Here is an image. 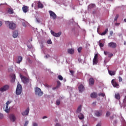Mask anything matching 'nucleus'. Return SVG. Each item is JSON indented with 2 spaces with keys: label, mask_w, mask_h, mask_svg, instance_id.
<instances>
[{
  "label": "nucleus",
  "mask_w": 126,
  "mask_h": 126,
  "mask_svg": "<svg viewBox=\"0 0 126 126\" xmlns=\"http://www.w3.org/2000/svg\"><path fill=\"white\" fill-rule=\"evenodd\" d=\"M9 119H10L11 122H14L15 120H16V118H15V116L13 114H10L9 116Z\"/></svg>",
  "instance_id": "nucleus-10"
},
{
  "label": "nucleus",
  "mask_w": 126,
  "mask_h": 126,
  "mask_svg": "<svg viewBox=\"0 0 126 126\" xmlns=\"http://www.w3.org/2000/svg\"><path fill=\"white\" fill-rule=\"evenodd\" d=\"M1 25H2V22L0 21V27L1 26Z\"/></svg>",
  "instance_id": "nucleus-53"
},
{
  "label": "nucleus",
  "mask_w": 126,
  "mask_h": 126,
  "mask_svg": "<svg viewBox=\"0 0 126 126\" xmlns=\"http://www.w3.org/2000/svg\"><path fill=\"white\" fill-rule=\"evenodd\" d=\"M83 126H87V125H83Z\"/></svg>",
  "instance_id": "nucleus-61"
},
{
  "label": "nucleus",
  "mask_w": 126,
  "mask_h": 126,
  "mask_svg": "<svg viewBox=\"0 0 126 126\" xmlns=\"http://www.w3.org/2000/svg\"><path fill=\"white\" fill-rule=\"evenodd\" d=\"M18 36V31H15L13 33V38H17Z\"/></svg>",
  "instance_id": "nucleus-18"
},
{
  "label": "nucleus",
  "mask_w": 126,
  "mask_h": 126,
  "mask_svg": "<svg viewBox=\"0 0 126 126\" xmlns=\"http://www.w3.org/2000/svg\"><path fill=\"white\" fill-rule=\"evenodd\" d=\"M47 44H52V40H48L47 41Z\"/></svg>",
  "instance_id": "nucleus-46"
},
{
  "label": "nucleus",
  "mask_w": 126,
  "mask_h": 126,
  "mask_svg": "<svg viewBox=\"0 0 126 126\" xmlns=\"http://www.w3.org/2000/svg\"><path fill=\"white\" fill-rule=\"evenodd\" d=\"M22 60H23V58L22 56H18V61L17 62V63H20L21 62H22Z\"/></svg>",
  "instance_id": "nucleus-22"
},
{
  "label": "nucleus",
  "mask_w": 126,
  "mask_h": 126,
  "mask_svg": "<svg viewBox=\"0 0 126 126\" xmlns=\"http://www.w3.org/2000/svg\"><path fill=\"white\" fill-rule=\"evenodd\" d=\"M21 78L22 79V81H23L24 83H27L29 81V80L25 76L22 77L21 76Z\"/></svg>",
  "instance_id": "nucleus-11"
},
{
  "label": "nucleus",
  "mask_w": 126,
  "mask_h": 126,
  "mask_svg": "<svg viewBox=\"0 0 126 126\" xmlns=\"http://www.w3.org/2000/svg\"><path fill=\"white\" fill-rule=\"evenodd\" d=\"M120 74H121V75L123 74V73H121Z\"/></svg>",
  "instance_id": "nucleus-62"
},
{
  "label": "nucleus",
  "mask_w": 126,
  "mask_h": 126,
  "mask_svg": "<svg viewBox=\"0 0 126 126\" xmlns=\"http://www.w3.org/2000/svg\"><path fill=\"white\" fill-rule=\"evenodd\" d=\"M5 23L8 24L9 29L11 30H14L16 28V24L12 22L7 21Z\"/></svg>",
  "instance_id": "nucleus-1"
},
{
  "label": "nucleus",
  "mask_w": 126,
  "mask_h": 126,
  "mask_svg": "<svg viewBox=\"0 0 126 126\" xmlns=\"http://www.w3.org/2000/svg\"><path fill=\"white\" fill-rule=\"evenodd\" d=\"M94 59L97 60L98 59V54H96L94 55Z\"/></svg>",
  "instance_id": "nucleus-41"
},
{
  "label": "nucleus",
  "mask_w": 126,
  "mask_h": 126,
  "mask_svg": "<svg viewBox=\"0 0 126 126\" xmlns=\"http://www.w3.org/2000/svg\"><path fill=\"white\" fill-rule=\"evenodd\" d=\"M108 47L112 49H116L117 48V44L115 42H110L108 43Z\"/></svg>",
  "instance_id": "nucleus-6"
},
{
  "label": "nucleus",
  "mask_w": 126,
  "mask_h": 126,
  "mask_svg": "<svg viewBox=\"0 0 126 126\" xmlns=\"http://www.w3.org/2000/svg\"><path fill=\"white\" fill-rule=\"evenodd\" d=\"M99 46L100 47V48H103V47H104V44L100 43Z\"/></svg>",
  "instance_id": "nucleus-42"
},
{
  "label": "nucleus",
  "mask_w": 126,
  "mask_h": 126,
  "mask_svg": "<svg viewBox=\"0 0 126 126\" xmlns=\"http://www.w3.org/2000/svg\"><path fill=\"white\" fill-rule=\"evenodd\" d=\"M10 76H11V77H12V79L11 80V82H12L13 83L14 82V81H15V77H16L15 74H11L10 75Z\"/></svg>",
  "instance_id": "nucleus-19"
},
{
  "label": "nucleus",
  "mask_w": 126,
  "mask_h": 126,
  "mask_svg": "<svg viewBox=\"0 0 126 126\" xmlns=\"http://www.w3.org/2000/svg\"><path fill=\"white\" fill-rule=\"evenodd\" d=\"M32 6H33V4H32Z\"/></svg>",
  "instance_id": "nucleus-63"
},
{
  "label": "nucleus",
  "mask_w": 126,
  "mask_h": 126,
  "mask_svg": "<svg viewBox=\"0 0 126 126\" xmlns=\"http://www.w3.org/2000/svg\"><path fill=\"white\" fill-rule=\"evenodd\" d=\"M9 89V86L8 85H5L0 88V91L1 92H4V91H6V90H8Z\"/></svg>",
  "instance_id": "nucleus-4"
},
{
  "label": "nucleus",
  "mask_w": 126,
  "mask_h": 126,
  "mask_svg": "<svg viewBox=\"0 0 126 126\" xmlns=\"http://www.w3.org/2000/svg\"><path fill=\"white\" fill-rule=\"evenodd\" d=\"M113 33V31H111L110 32V35H112Z\"/></svg>",
  "instance_id": "nucleus-57"
},
{
  "label": "nucleus",
  "mask_w": 126,
  "mask_h": 126,
  "mask_svg": "<svg viewBox=\"0 0 126 126\" xmlns=\"http://www.w3.org/2000/svg\"><path fill=\"white\" fill-rule=\"evenodd\" d=\"M110 119H111V120H113L114 119V116H111Z\"/></svg>",
  "instance_id": "nucleus-55"
},
{
  "label": "nucleus",
  "mask_w": 126,
  "mask_h": 126,
  "mask_svg": "<svg viewBox=\"0 0 126 126\" xmlns=\"http://www.w3.org/2000/svg\"><path fill=\"white\" fill-rule=\"evenodd\" d=\"M113 56H114V55L112 53H109V54H108V58H111L112 57H113Z\"/></svg>",
  "instance_id": "nucleus-45"
},
{
  "label": "nucleus",
  "mask_w": 126,
  "mask_h": 126,
  "mask_svg": "<svg viewBox=\"0 0 126 126\" xmlns=\"http://www.w3.org/2000/svg\"><path fill=\"white\" fill-rule=\"evenodd\" d=\"M104 54L105 56H107V55H108L110 54V52L107 51H104Z\"/></svg>",
  "instance_id": "nucleus-40"
},
{
  "label": "nucleus",
  "mask_w": 126,
  "mask_h": 126,
  "mask_svg": "<svg viewBox=\"0 0 126 126\" xmlns=\"http://www.w3.org/2000/svg\"><path fill=\"white\" fill-rule=\"evenodd\" d=\"M96 102H94L93 103V105H96Z\"/></svg>",
  "instance_id": "nucleus-58"
},
{
  "label": "nucleus",
  "mask_w": 126,
  "mask_h": 126,
  "mask_svg": "<svg viewBox=\"0 0 126 126\" xmlns=\"http://www.w3.org/2000/svg\"><path fill=\"white\" fill-rule=\"evenodd\" d=\"M22 92V86L20 84H18L17 86V88L16 90V95H20Z\"/></svg>",
  "instance_id": "nucleus-2"
},
{
  "label": "nucleus",
  "mask_w": 126,
  "mask_h": 126,
  "mask_svg": "<svg viewBox=\"0 0 126 126\" xmlns=\"http://www.w3.org/2000/svg\"><path fill=\"white\" fill-rule=\"evenodd\" d=\"M81 50H82V47H80L78 48V53H80L81 52Z\"/></svg>",
  "instance_id": "nucleus-38"
},
{
  "label": "nucleus",
  "mask_w": 126,
  "mask_h": 126,
  "mask_svg": "<svg viewBox=\"0 0 126 126\" xmlns=\"http://www.w3.org/2000/svg\"><path fill=\"white\" fill-rule=\"evenodd\" d=\"M47 116H44L42 119H47Z\"/></svg>",
  "instance_id": "nucleus-56"
},
{
  "label": "nucleus",
  "mask_w": 126,
  "mask_h": 126,
  "mask_svg": "<svg viewBox=\"0 0 126 126\" xmlns=\"http://www.w3.org/2000/svg\"><path fill=\"white\" fill-rule=\"evenodd\" d=\"M8 13L9 14H13L14 13V11H13V9L11 8H8Z\"/></svg>",
  "instance_id": "nucleus-21"
},
{
  "label": "nucleus",
  "mask_w": 126,
  "mask_h": 126,
  "mask_svg": "<svg viewBox=\"0 0 126 126\" xmlns=\"http://www.w3.org/2000/svg\"><path fill=\"white\" fill-rule=\"evenodd\" d=\"M51 33L52 35H53L54 37H60L62 35V32H59L56 33L54 31H51Z\"/></svg>",
  "instance_id": "nucleus-7"
},
{
  "label": "nucleus",
  "mask_w": 126,
  "mask_h": 126,
  "mask_svg": "<svg viewBox=\"0 0 126 126\" xmlns=\"http://www.w3.org/2000/svg\"><path fill=\"white\" fill-rule=\"evenodd\" d=\"M98 96H101L102 97H105V96H106V95L105 94L100 93L98 94Z\"/></svg>",
  "instance_id": "nucleus-31"
},
{
  "label": "nucleus",
  "mask_w": 126,
  "mask_h": 126,
  "mask_svg": "<svg viewBox=\"0 0 126 126\" xmlns=\"http://www.w3.org/2000/svg\"><path fill=\"white\" fill-rule=\"evenodd\" d=\"M115 25H116V26H119L120 25V23H116Z\"/></svg>",
  "instance_id": "nucleus-51"
},
{
  "label": "nucleus",
  "mask_w": 126,
  "mask_h": 126,
  "mask_svg": "<svg viewBox=\"0 0 126 126\" xmlns=\"http://www.w3.org/2000/svg\"><path fill=\"white\" fill-rule=\"evenodd\" d=\"M93 64H97L98 63V59H93Z\"/></svg>",
  "instance_id": "nucleus-30"
},
{
  "label": "nucleus",
  "mask_w": 126,
  "mask_h": 126,
  "mask_svg": "<svg viewBox=\"0 0 126 126\" xmlns=\"http://www.w3.org/2000/svg\"><path fill=\"white\" fill-rule=\"evenodd\" d=\"M3 119V114L0 113V120Z\"/></svg>",
  "instance_id": "nucleus-39"
},
{
  "label": "nucleus",
  "mask_w": 126,
  "mask_h": 126,
  "mask_svg": "<svg viewBox=\"0 0 126 126\" xmlns=\"http://www.w3.org/2000/svg\"><path fill=\"white\" fill-rule=\"evenodd\" d=\"M23 26H24V27H26V24L25 23H23Z\"/></svg>",
  "instance_id": "nucleus-48"
},
{
  "label": "nucleus",
  "mask_w": 126,
  "mask_h": 126,
  "mask_svg": "<svg viewBox=\"0 0 126 126\" xmlns=\"http://www.w3.org/2000/svg\"><path fill=\"white\" fill-rule=\"evenodd\" d=\"M35 95H37V96L41 97V96H42L44 94V93L42 92L41 89L39 88H36L35 91Z\"/></svg>",
  "instance_id": "nucleus-3"
},
{
  "label": "nucleus",
  "mask_w": 126,
  "mask_h": 126,
  "mask_svg": "<svg viewBox=\"0 0 126 126\" xmlns=\"http://www.w3.org/2000/svg\"><path fill=\"white\" fill-rule=\"evenodd\" d=\"M61 82H60V81H57V86L55 88V89H57V88H59V87H60V86H61Z\"/></svg>",
  "instance_id": "nucleus-28"
},
{
  "label": "nucleus",
  "mask_w": 126,
  "mask_h": 126,
  "mask_svg": "<svg viewBox=\"0 0 126 126\" xmlns=\"http://www.w3.org/2000/svg\"><path fill=\"white\" fill-rule=\"evenodd\" d=\"M67 53L68 54H69L70 55H73L74 54V49L72 48H70L67 50Z\"/></svg>",
  "instance_id": "nucleus-16"
},
{
  "label": "nucleus",
  "mask_w": 126,
  "mask_h": 126,
  "mask_svg": "<svg viewBox=\"0 0 126 126\" xmlns=\"http://www.w3.org/2000/svg\"><path fill=\"white\" fill-rule=\"evenodd\" d=\"M82 108V106L81 105H80L78 107L76 112L77 113H80L81 112Z\"/></svg>",
  "instance_id": "nucleus-26"
},
{
  "label": "nucleus",
  "mask_w": 126,
  "mask_h": 126,
  "mask_svg": "<svg viewBox=\"0 0 126 126\" xmlns=\"http://www.w3.org/2000/svg\"><path fill=\"white\" fill-rule=\"evenodd\" d=\"M95 83V80L93 78H91L89 80V84L91 86H92V85H94V83Z\"/></svg>",
  "instance_id": "nucleus-12"
},
{
  "label": "nucleus",
  "mask_w": 126,
  "mask_h": 126,
  "mask_svg": "<svg viewBox=\"0 0 126 126\" xmlns=\"http://www.w3.org/2000/svg\"><path fill=\"white\" fill-rule=\"evenodd\" d=\"M119 82H122V81H123V78L121 77H119Z\"/></svg>",
  "instance_id": "nucleus-44"
},
{
  "label": "nucleus",
  "mask_w": 126,
  "mask_h": 126,
  "mask_svg": "<svg viewBox=\"0 0 126 126\" xmlns=\"http://www.w3.org/2000/svg\"><path fill=\"white\" fill-rule=\"evenodd\" d=\"M111 116V113L109 111H107L106 114V117H110Z\"/></svg>",
  "instance_id": "nucleus-35"
},
{
  "label": "nucleus",
  "mask_w": 126,
  "mask_h": 126,
  "mask_svg": "<svg viewBox=\"0 0 126 126\" xmlns=\"http://www.w3.org/2000/svg\"><path fill=\"white\" fill-rule=\"evenodd\" d=\"M91 98H97V94L95 93H93L91 94Z\"/></svg>",
  "instance_id": "nucleus-25"
},
{
  "label": "nucleus",
  "mask_w": 126,
  "mask_h": 126,
  "mask_svg": "<svg viewBox=\"0 0 126 126\" xmlns=\"http://www.w3.org/2000/svg\"><path fill=\"white\" fill-rule=\"evenodd\" d=\"M23 11L25 13H26L28 11H29V7L27 6L24 5L23 7H22Z\"/></svg>",
  "instance_id": "nucleus-14"
},
{
  "label": "nucleus",
  "mask_w": 126,
  "mask_h": 126,
  "mask_svg": "<svg viewBox=\"0 0 126 126\" xmlns=\"http://www.w3.org/2000/svg\"><path fill=\"white\" fill-rule=\"evenodd\" d=\"M107 32H108V29H106L104 32L101 33V36H104V35H106V34H107Z\"/></svg>",
  "instance_id": "nucleus-29"
},
{
  "label": "nucleus",
  "mask_w": 126,
  "mask_h": 126,
  "mask_svg": "<svg viewBox=\"0 0 126 126\" xmlns=\"http://www.w3.org/2000/svg\"><path fill=\"white\" fill-rule=\"evenodd\" d=\"M69 72L71 73V75H72V76H73V75H74V71L70 70Z\"/></svg>",
  "instance_id": "nucleus-37"
},
{
  "label": "nucleus",
  "mask_w": 126,
  "mask_h": 126,
  "mask_svg": "<svg viewBox=\"0 0 126 126\" xmlns=\"http://www.w3.org/2000/svg\"><path fill=\"white\" fill-rule=\"evenodd\" d=\"M45 58H46V59H48V58H50V55H46V56H45Z\"/></svg>",
  "instance_id": "nucleus-49"
},
{
  "label": "nucleus",
  "mask_w": 126,
  "mask_h": 126,
  "mask_svg": "<svg viewBox=\"0 0 126 126\" xmlns=\"http://www.w3.org/2000/svg\"><path fill=\"white\" fill-rule=\"evenodd\" d=\"M119 18V14H117L114 18V21H117Z\"/></svg>",
  "instance_id": "nucleus-36"
},
{
  "label": "nucleus",
  "mask_w": 126,
  "mask_h": 126,
  "mask_svg": "<svg viewBox=\"0 0 126 126\" xmlns=\"http://www.w3.org/2000/svg\"><path fill=\"white\" fill-rule=\"evenodd\" d=\"M61 104V100L60 99H58L56 101V104L57 105V106H59V105H60Z\"/></svg>",
  "instance_id": "nucleus-34"
},
{
  "label": "nucleus",
  "mask_w": 126,
  "mask_h": 126,
  "mask_svg": "<svg viewBox=\"0 0 126 126\" xmlns=\"http://www.w3.org/2000/svg\"><path fill=\"white\" fill-rule=\"evenodd\" d=\"M28 124H29V121H26L24 126H28Z\"/></svg>",
  "instance_id": "nucleus-43"
},
{
  "label": "nucleus",
  "mask_w": 126,
  "mask_h": 126,
  "mask_svg": "<svg viewBox=\"0 0 126 126\" xmlns=\"http://www.w3.org/2000/svg\"><path fill=\"white\" fill-rule=\"evenodd\" d=\"M33 126H38V124H37L36 123H34L33 124Z\"/></svg>",
  "instance_id": "nucleus-47"
},
{
  "label": "nucleus",
  "mask_w": 126,
  "mask_h": 126,
  "mask_svg": "<svg viewBox=\"0 0 126 126\" xmlns=\"http://www.w3.org/2000/svg\"><path fill=\"white\" fill-rule=\"evenodd\" d=\"M10 103H11V101H7L6 103V107L5 109V112H6V113H9V111H10V109L8 108V105H9Z\"/></svg>",
  "instance_id": "nucleus-8"
},
{
  "label": "nucleus",
  "mask_w": 126,
  "mask_h": 126,
  "mask_svg": "<svg viewBox=\"0 0 126 126\" xmlns=\"http://www.w3.org/2000/svg\"><path fill=\"white\" fill-rule=\"evenodd\" d=\"M91 5H92V6H94V4H92Z\"/></svg>",
  "instance_id": "nucleus-60"
},
{
  "label": "nucleus",
  "mask_w": 126,
  "mask_h": 126,
  "mask_svg": "<svg viewBox=\"0 0 126 126\" xmlns=\"http://www.w3.org/2000/svg\"><path fill=\"white\" fill-rule=\"evenodd\" d=\"M49 14L50 16L53 19H56L57 18V15H56V13L52 11H49Z\"/></svg>",
  "instance_id": "nucleus-9"
},
{
  "label": "nucleus",
  "mask_w": 126,
  "mask_h": 126,
  "mask_svg": "<svg viewBox=\"0 0 126 126\" xmlns=\"http://www.w3.org/2000/svg\"><path fill=\"white\" fill-rule=\"evenodd\" d=\"M30 110L29 107H28L25 111L22 112V116H28V114H29Z\"/></svg>",
  "instance_id": "nucleus-13"
},
{
  "label": "nucleus",
  "mask_w": 126,
  "mask_h": 126,
  "mask_svg": "<svg viewBox=\"0 0 126 126\" xmlns=\"http://www.w3.org/2000/svg\"><path fill=\"white\" fill-rule=\"evenodd\" d=\"M37 6L38 8H43V7H44V5L39 1L37 3Z\"/></svg>",
  "instance_id": "nucleus-20"
},
{
  "label": "nucleus",
  "mask_w": 126,
  "mask_h": 126,
  "mask_svg": "<svg viewBox=\"0 0 126 126\" xmlns=\"http://www.w3.org/2000/svg\"><path fill=\"white\" fill-rule=\"evenodd\" d=\"M28 47L29 48V49H32V46H29V45H28Z\"/></svg>",
  "instance_id": "nucleus-54"
},
{
  "label": "nucleus",
  "mask_w": 126,
  "mask_h": 126,
  "mask_svg": "<svg viewBox=\"0 0 126 126\" xmlns=\"http://www.w3.org/2000/svg\"><path fill=\"white\" fill-rule=\"evenodd\" d=\"M108 73L111 76L116 74V72L115 71H110V70H108Z\"/></svg>",
  "instance_id": "nucleus-23"
},
{
  "label": "nucleus",
  "mask_w": 126,
  "mask_h": 126,
  "mask_svg": "<svg viewBox=\"0 0 126 126\" xmlns=\"http://www.w3.org/2000/svg\"><path fill=\"white\" fill-rule=\"evenodd\" d=\"M56 126H61V125H60L59 123H57L56 124Z\"/></svg>",
  "instance_id": "nucleus-52"
},
{
  "label": "nucleus",
  "mask_w": 126,
  "mask_h": 126,
  "mask_svg": "<svg viewBox=\"0 0 126 126\" xmlns=\"http://www.w3.org/2000/svg\"><path fill=\"white\" fill-rule=\"evenodd\" d=\"M78 117L80 120H83V119H84V115L82 113H80Z\"/></svg>",
  "instance_id": "nucleus-27"
},
{
  "label": "nucleus",
  "mask_w": 126,
  "mask_h": 126,
  "mask_svg": "<svg viewBox=\"0 0 126 126\" xmlns=\"http://www.w3.org/2000/svg\"><path fill=\"white\" fill-rule=\"evenodd\" d=\"M79 91L80 92H82V91H84V86L83 85L81 84L78 87Z\"/></svg>",
  "instance_id": "nucleus-17"
},
{
  "label": "nucleus",
  "mask_w": 126,
  "mask_h": 126,
  "mask_svg": "<svg viewBox=\"0 0 126 126\" xmlns=\"http://www.w3.org/2000/svg\"><path fill=\"white\" fill-rule=\"evenodd\" d=\"M36 22H37V23H40V20L36 19Z\"/></svg>",
  "instance_id": "nucleus-50"
},
{
  "label": "nucleus",
  "mask_w": 126,
  "mask_h": 126,
  "mask_svg": "<svg viewBox=\"0 0 126 126\" xmlns=\"http://www.w3.org/2000/svg\"><path fill=\"white\" fill-rule=\"evenodd\" d=\"M124 105L125 107H126V95L125 96V97L123 100Z\"/></svg>",
  "instance_id": "nucleus-32"
},
{
  "label": "nucleus",
  "mask_w": 126,
  "mask_h": 126,
  "mask_svg": "<svg viewBox=\"0 0 126 126\" xmlns=\"http://www.w3.org/2000/svg\"><path fill=\"white\" fill-rule=\"evenodd\" d=\"M111 83H112L113 86H114V87H116V88H119V87H120V85L117 82V81H116L115 79H113L111 81Z\"/></svg>",
  "instance_id": "nucleus-5"
},
{
  "label": "nucleus",
  "mask_w": 126,
  "mask_h": 126,
  "mask_svg": "<svg viewBox=\"0 0 126 126\" xmlns=\"http://www.w3.org/2000/svg\"><path fill=\"white\" fill-rule=\"evenodd\" d=\"M115 97L117 100H120V99H121V95H120V94L119 93L116 94L115 95Z\"/></svg>",
  "instance_id": "nucleus-24"
},
{
  "label": "nucleus",
  "mask_w": 126,
  "mask_h": 126,
  "mask_svg": "<svg viewBox=\"0 0 126 126\" xmlns=\"http://www.w3.org/2000/svg\"><path fill=\"white\" fill-rule=\"evenodd\" d=\"M58 79H59V80H63V76H62V75H59Z\"/></svg>",
  "instance_id": "nucleus-33"
},
{
  "label": "nucleus",
  "mask_w": 126,
  "mask_h": 126,
  "mask_svg": "<svg viewBox=\"0 0 126 126\" xmlns=\"http://www.w3.org/2000/svg\"><path fill=\"white\" fill-rule=\"evenodd\" d=\"M95 115L96 117H101L102 115H103V111L100 110L99 111H96L95 113Z\"/></svg>",
  "instance_id": "nucleus-15"
},
{
  "label": "nucleus",
  "mask_w": 126,
  "mask_h": 126,
  "mask_svg": "<svg viewBox=\"0 0 126 126\" xmlns=\"http://www.w3.org/2000/svg\"><path fill=\"white\" fill-rule=\"evenodd\" d=\"M96 126H101V125L98 124V125H97Z\"/></svg>",
  "instance_id": "nucleus-59"
}]
</instances>
